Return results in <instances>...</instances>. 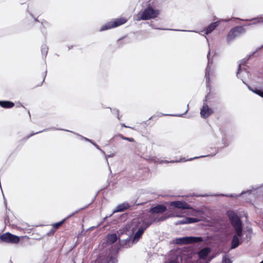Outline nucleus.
<instances>
[{
    "instance_id": "nucleus-1",
    "label": "nucleus",
    "mask_w": 263,
    "mask_h": 263,
    "mask_svg": "<svg viewBox=\"0 0 263 263\" xmlns=\"http://www.w3.org/2000/svg\"><path fill=\"white\" fill-rule=\"evenodd\" d=\"M160 14L159 10L155 9L150 5L142 11L141 17L138 20L146 21L156 18Z\"/></svg>"
},
{
    "instance_id": "nucleus-2",
    "label": "nucleus",
    "mask_w": 263,
    "mask_h": 263,
    "mask_svg": "<svg viewBox=\"0 0 263 263\" xmlns=\"http://www.w3.org/2000/svg\"><path fill=\"white\" fill-rule=\"evenodd\" d=\"M136 222V226L137 228V231L134 236L133 239V243L137 242L139 241L144 231L149 227L150 224L149 223H145L142 218L138 219L137 221Z\"/></svg>"
},
{
    "instance_id": "nucleus-3",
    "label": "nucleus",
    "mask_w": 263,
    "mask_h": 263,
    "mask_svg": "<svg viewBox=\"0 0 263 263\" xmlns=\"http://www.w3.org/2000/svg\"><path fill=\"white\" fill-rule=\"evenodd\" d=\"M202 237L195 236H186L178 238L173 240V243L177 245L189 244L193 243H198L203 241Z\"/></svg>"
},
{
    "instance_id": "nucleus-4",
    "label": "nucleus",
    "mask_w": 263,
    "mask_h": 263,
    "mask_svg": "<svg viewBox=\"0 0 263 263\" xmlns=\"http://www.w3.org/2000/svg\"><path fill=\"white\" fill-rule=\"evenodd\" d=\"M127 20L123 17L116 18L102 25V27L100 28L99 31H104L118 27L125 24Z\"/></svg>"
},
{
    "instance_id": "nucleus-5",
    "label": "nucleus",
    "mask_w": 263,
    "mask_h": 263,
    "mask_svg": "<svg viewBox=\"0 0 263 263\" xmlns=\"http://www.w3.org/2000/svg\"><path fill=\"white\" fill-rule=\"evenodd\" d=\"M245 29L243 27L238 26L235 27L231 29L229 32L227 36V41L228 43L233 41L235 38L239 36L240 35L245 33Z\"/></svg>"
},
{
    "instance_id": "nucleus-6",
    "label": "nucleus",
    "mask_w": 263,
    "mask_h": 263,
    "mask_svg": "<svg viewBox=\"0 0 263 263\" xmlns=\"http://www.w3.org/2000/svg\"><path fill=\"white\" fill-rule=\"evenodd\" d=\"M0 240L7 243L16 244L19 242L20 238L18 236L7 232L0 236Z\"/></svg>"
},
{
    "instance_id": "nucleus-7",
    "label": "nucleus",
    "mask_w": 263,
    "mask_h": 263,
    "mask_svg": "<svg viewBox=\"0 0 263 263\" xmlns=\"http://www.w3.org/2000/svg\"><path fill=\"white\" fill-rule=\"evenodd\" d=\"M227 214L234 228L242 226L241 220L235 212L233 211H229Z\"/></svg>"
},
{
    "instance_id": "nucleus-8",
    "label": "nucleus",
    "mask_w": 263,
    "mask_h": 263,
    "mask_svg": "<svg viewBox=\"0 0 263 263\" xmlns=\"http://www.w3.org/2000/svg\"><path fill=\"white\" fill-rule=\"evenodd\" d=\"M65 130V131H66V132H71V133H72L74 134L77 135L78 136H79L80 138V139H81V140H85V141H86L87 142L89 141V139H88L87 138L84 137L80 135V134L76 133H74V132H73L72 131L69 130H67V129H61V128H56L55 127H51V128H45V129H43L42 130H41V131H39V132H36V133H32L31 134H30L29 136H28L27 139H28L30 137L33 136V135H35L39 133H42V132H47V131H49V130Z\"/></svg>"
},
{
    "instance_id": "nucleus-9",
    "label": "nucleus",
    "mask_w": 263,
    "mask_h": 263,
    "mask_svg": "<svg viewBox=\"0 0 263 263\" xmlns=\"http://www.w3.org/2000/svg\"><path fill=\"white\" fill-rule=\"evenodd\" d=\"M211 149H212V151L213 152L212 153H211V154H208L206 155H202V156H198V157H195L194 158H191L189 159L188 160H185L184 158H181L179 160H176V161L172 160V161H171L170 162H171V163L177 162H177H182V161H192L195 159L203 158V157H213V156H215L218 152V148L214 147V148H211Z\"/></svg>"
},
{
    "instance_id": "nucleus-10",
    "label": "nucleus",
    "mask_w": 263,
    "mask_h": 263,
    "mask_svg": "<svg viewBox=\"0 0 263 263\" xmlns=\"http://www.w3.org/2000/svg\"><path fill=\"white\" fill-rule=\"evenodd\" d=\"M213 110L210 107L208 104L204 102L200 109V115L202 118L206 119L213 114Z\"/></svg>"
},
{
    "instance_id": "nucleus-11",
    "label": "nucleus",
    "mask_w": 263,
    "mask_h": 263,
    "mask_svg": "<svg viewBox=\"0 0 263 263\" xmlns=\"http://www.w3.org/2000/svg\"><path fill=\"white\" fill-rule=\"evenodd\" d=\"M167 217L164 216H152L149 219L147 218H142L145 223H149V226L155 222L162 221L165 220Z\"/></svg>"
},
{
    "instance_id": "nucleus-12",
    "label": "nucleus",
    "mask_w": 263,
    "mask_h": 263,
    "mask_svg": "<svg viewBox=\"0 0 263 263\" xmlns=\"http://www.w3.org/2000/svg\"><path fill=\"white\" fill-rule=\"evenodd\" d=\"M256 190V188L255 189V188L253 187L252 189H249V190H246V191H242L239 194H219V196H226V197H231V198H237V197H240L241 196H242V195H243L245 194H248L249 195H250L252 193H253L254 191H255Z\"/></svg>"
},
{
    "instance_id": "nucleus-13",
    "label": "nucleus",
    "mask_w": 263,
    "mask_h": 263,
    "mask_svg": "<svg viewBox=\"0 0 263 263\" xmlns=\"http://www.w3.org/2000/svg\"><path fill=\"white\" fill-rule=\"evenodd\" d=\"M130 207V204L128 202H123L122 203L118 204L116 208L114 210L112 213L109 215L111 217L114 214L117 212H121L127 209H128Z\"/></svg>"
},
{
    "instance_id": "nucleus-14",
    "label": "nucleus",
    "mask_w": 263,
    "mask_h": 263,
    "mask_svg": "<svg viewBox=\"0 0 263 263\" xmlns=\"http://www.w3.org/2000/svg\"><path fill=\"white\" fill-rule=\"evenodd\" d=\"M171 205H172L174 207L177 208L183 209V210L191 209L190 205H189L187 203H186L185 202H184V201H172L171 203Z\"/></svg>"
},
{
    "instance_id": "nucleus-15",
    "label": "nucleus",
    "mask_w": 263,
    "mask_h": 263,
    "mask_svg": "<svg viewBox=\"0 0 263 263\" xmlns=\"http://www.w3.org/2000/svg\"><path fill=\"white\" fill-rule=\"evenodd\" d=\"M210 54V51H209L208 54L207 55V58L208 59V65L206 66V67L205 73V79L206 80L207 87L210 86V84H209V82H210V75L211 73V66L210 65V60L209 58Z\"/></svg>"
},
{
    "instance_id": "nucleus-16",
    "label": "nucleus",
    "mask_w": 263,
    "mask_h": 263,
    "mask_svg": "<svg viewBox=\"0 0 263 263\" xmlns=\"http://www.w3.org/2000/svg\"><path fill=\"white\" fill-rule=\"evenodd\" d=\"M166 210V208L162 204H158L151 208L149 212L152 214L162 213Z\"/></svg>"
},
{
    "instance_id": "nucleus-17",
    "label": "nucleus",
    "mask_w": 263,
    "mask_h": 263,
    "mask_svg": "<svg viewBox=\"0 0 263 263\" xmlns=\"http://www.w3.org/2000/svg\"><path fill=\"white\" fill-rule=\"evenodd\" d=\"M220 24V21H217L215 22H213L210 24L205 29V34H209L211 33L214 29H215Z\"/></svg>"
},
{
    "instance_id": "nucleus-18",
    "label": "nucleus",
    "mask_w": 263,
    "mask_h": 263,
    "mask_svg": "<svg viewBox=\"0 0 263 263\" xmlns=\"http://www.w3.org/2000/svg\"><path fill=\"white\" fill-rule=\"evenodd\" d=\"M210 249L209 247H206L201 250L198 253L199 258L200 259H205L208 256V254L210 252Z\"/></svg>"
},
{
    "instance_id": "nucleus-19",
    "label": "nucleus",
    "mask_w": 263,
    "mask_h": 263,
    "mask_svg": "<svg viewBox=\"0 0 263 263\" xmlns=\"http://www.w3.org/2000/svg\"><path fill=\"white\" fill-rule=\"evenodd\" d=\"M118 239L117 235L115 234H109L106 236V243L109 245H111L115 242Z\"/></svg>"
},
{
    "instance_id": "nucleus-20",
    "label": "nucleus",
    "mask_w": 263,
    "mask_h": 263,
    "mask_svg": "<svg viewBox=\"0 0 263 263\" xmlns=\"http://www.w3.org/2000/svg\"><path fill=\"white\" fill-rule=\"evenodd\" d=\"M241 244V241L240 240L239 238H238L236 236H233L231 241V249H234L238 247Z\"/></svg>"
},
{
    "instance_id": "nucleus-21",
    "label": "nucleus",
    "mask_w": 263,
    "mask_h": 263,
    "mask_svg": "<svg viewBox=\"0 0 263 263\" xmlns=\"http://www.w3.org/2000/svg\"><path fill=\"white\" fill-rule=\"evenodd\" d=\"M14 106L13 102L9 101H0V106L5 108H10Z\"/></svg>"
},
{
    "instance_id": "nucleus-22",
    "label": "nucleus",
    "mask_w": 263,
    "mask_h": 263,
    "mask_svg": "<svg viewBox=\"0 0 263 263\" xmlns=\"http://www.w3.org/2000/svg\"><path fill=\"white\" fill-rule=\"evenodd\" d=\"M253 188H255V189H256V191H254V192L253 193H252L251 194L249 195V194H245V195H242V196H240V197H242V198H244V200H245V201H246V202H249V201H251V196L252 195H255V194L256 193H257V190L258 189L260 188V187H261V186H256V187H253V186H252L251 189H253Z\"/></svg>"
},
{
    "instance_id": "nucleus-23",
    "label": "nucleus",
    "mask_w": 263,
    "mask_h": 263,
    "mask_svg": "<svg viewBox=\"0 0 263 263\" xmlns=\"http://www.w3.org/2000/svg\"><path fill=\"white\" fill-rule=\"evenodd\" d=\"M230 141L228 138V137L226 135H223L222 137V142L221 143L222 146L221 148H224L227 147L229 145Z\"/></svg>"
},
{
    "instance_id": "nucleus-24",
    "label": "nucleus",
    "mask_w": 263,
    "mask_h": 263,
    "mask_svg": "<svg viewBox=\"0 0 263 263\" xmlns=\"http://www.w3.org/2000/svg\"><path fill=\"white\" fill-rule=\"evenodd\" d=\"M188 111V108L185 110V111L182 114H164L162 113H158L157 116L158 117H161L163 116H174V117H182L183 115L186 114Z\"/></svg>"
},
{
    "instance_id": "nucleus-25",
    "label": "nucleus",
    "mask_w": 263,
    "mask_h": 263,
    "mask_svg": "<svg viewBox=\"0 0 263 263\" xmlns=\"http://www.w3.org/2000/svg\"><path fill=\"white\" fill-rule=\"evenodd\" d=\"M235 234L233 236H236L238 238L242 235V226L235 228Z\"/></svg>"
},
{
    "instance_id": "nucleus-26",
    "label": "nucleus",
    "mask_w": 263,
    "mask_h": 263,
    "mask_svg": "<svg viewBox=\"0 0 263 263\" xmlns=\"http://www.w3.org/2000/svg\"><path fill=\"white\" fill-rule=\"evenodd\" d=\"M48 47L46 44H43L41 46V52L43 58H45L48 53Z\"/></svg>"
},
{
    "instance_id": "nucleus-27",
    "label": "nucleus",
    "mask_w": 263,
    "mask_h": 263,
    "mask_svg": "<svg viewBox=\"0 0 263 263\" xmlns=\"http://www.w3.org/2000/svg\"><path fill=\"white\" fill-rule=\"evenodd\" d=\"M236 19L240 20H241V21H249L256 20V21H257V23H263V15H260L259 16H258V17H257L256 18H253L251 19V20H243V19H240L239 18H236Z\"/></svg>"
},
{
    "instance_id": "nucleus-28",
    "label": "nucleus",
    "mask_w": 263,
    "mask_h": 263,
    "mask_svg": "<svg viewBox=\"0 0 263 263\" xmlns=\"http://www.w3.org/2000/svg\"><path fill=\"white\" fill-rule=\"evenodd\" d=\"M246 61L247 60L246 59H243L242 61H240L239 62L237 71L236 72V76L239 79H241V76H240L241 65L243 64L246 62Z\"/></svg>"
},
{
    "instance_id": "nucleus-29",
    "label": "nucleus",
    "mask_w": 263,
    "mask_h": 263,
    "mask_svg": "<svg viewBox=\"0 0 263 263\" xmlns=\"http://www.w3.org/2000/svg\"><path fill=\"white\" fill-rule=\"evenodd\" d=\"M247 86L250 90H251L255 93H256V94L258 95V96L263 98V90L257 89V88H255V89H253L249 85H247Z\"/></svg>"
},
{
    "instance_id": "nucleus-30",
    "label": "nucleus",
    "mask_w": 263,
    "mask_h": 263,
    "mask_svg": "<svg viewBox=\"0 0 263 263\" xmlns=\"http://www.w3.org/2000/svg\"><path fill=\"white\" fill-rule=\"evenodd\" d=\"M186 220H187V224L198 222L200 221V219L199 218H196L186 217Z\"/></svg>"
},
{
    "instance_id": "nucleus-31",
    "label": "nucleus",
    "mask_w": 263,
    "mask_h": 263,
    "mask_svg": "<svg viewBox=\"0 0 263 263\" xmlns=\"http://www.w3.org/2000/svg\"><path fill=\"white\" fill-rule=\"evenodd\" d=\"M108 259V263H117L118 262V260L117 259L116 257H115V256H110V257H108V256H107L106 257H104L102 259Z\"/></svg>"
},
{
    "instance_id": "nucleus-32",
    "label": "nucleus",
    "mask_w": 263,
    "mask_h": 263,
    "mask_svg": "<svg viewBox=\"0 0 263 263\" xmlns=\"http://www.w3.org/2000/svg\"><path fill=\"white\" fill-rule=\"evenodd\" d=\"M65 221H66V219H64L62 220H61V221H59L58 222H57V223H55L53 224L52 226H53V228L58 229L60 226H61L64 223V222Z\"/></svg>"
},
{
    "instance_id": "nucleus-33",
    "label": "nucleus",
    "mask_w": 263,
    "mask_h": 263,
    "mask_svg": "<svg viewBox=\"0 0 263 263\" xmlns=\"http://www.w3.org/2000/svg\"><path fill=\"white\" fill-rule=\"evenodd\" d=\"M88 206V205H86L83 208H80L77 210H76V211H74V212H73L72 214H70L69 215H68V216H67L65 219H67L69 218H70L71 217H72V216H73L74 215H75L76 214L78 213L79 212H80V211L83 210V209H86L87 207Z\"/></svg>"
},
{
    "instance_id": "nucleus-34",
    "label": "nucleus",
    "mask_w": 263,
    "mask_h": 263,
    "mask_svg": "<svg viewBox=\"0 0 263 263\" xmlns=\"http://www.w3.org/2000/svg\"><path fill=\"white\" fill-rule=\"evenodd\" d=\"M222 263H232V261L229 258L225 255L223 257Z\"/></svg>"
},
{
    "instance_id": "nucleus-35",
    "label": "nucleus",
    "mask_w": 263,
    "mask_h": 263,
    "mask_svg": "<svg viewBox=\"0 0 263 263\" xmlns=\"http://www.w3.org/2000/svg\"><path fill=\"white\" fill-rule=\"evenodd\" d=\"M187 220H186V217L181 220H178L176 222V225L186 224Z\"/></svg>"
},
{
    "instance_id": "nucleus-36",
    "label": "nucleus",
    "mask_w": 263,
    "mask_h": 263,
    "mask_svg": "<svg viewBox=\"0 0 263 263\" xmlns=\"http://www.w3.org/2000/svg\"><path fill=\"white\" fill-rule=\"evenodd\" d=\"M95 263H108V259H98L96 260Z\"/></svg>"
},
{
    "instance_id": "nucleus-37",
    "label": "nucleus",
    "mask_w": 263,
    "mask_h": 263,
    "mask_svg": "<svg viewBox=\"0 0 263 263\" xmlns=\"http://www.w3.org/2000/svg\"><path fill=\"white\" fill-rule=\"evenodd\" d=\"M114 156H115V154H113V153L105 156L106 162V163H107L108 165H109V162H108V161L107 160V158H108L113 157Z\"/></svg>"
},
{
    "instance_id": "nucleus-38",
    "label": "nucleus",
    "mask_w": 263,
    "mask_h": 263,
    "mask_svg": "<svg viewBox=\"0 0 263 263\" xmlns=\"http://www.w3.org/2000/svg\"><path fill=\"white\" fill-rule=\"evenodd\" d=\"M93 145L98 149L103 154L105 155V152L104 151H103L98 145H97L96 143L93 144Z\"/></svg>"
},
{
    "instance_id": "nucleus-39",
    "label": "nucleus",
    "mask_w": 263,
    "mask_h": 263,
    "mask_svg": "<svg viewBox=\"0 0 263 263\" xmlns=\"http://www.w3.org/2000/svg\"><path fill=\"white\" fill-rule=\"evenodd\" d=\"M113 111H116V112H117V118H118V119L119 120H121V117H120V116H119V110H118V109H117L114 108V109H113Z\"/></svg>"
},
{
    "instance_id": "nucleus-40",
    "label": "nucleus",
    "mask_w": 263,
    "mask_h": 263,
    "mask_svg": "<svg viewBox=\"0 0 263 263\" xmlns=\"http://www.w3.org/2000/svg\"><path fill=\"white\" fill-rule=\"evenodd\" d=\"M171 30H175V31H189V32H197L196 31L193 30H178V29H171Z\"/></svg>"
},
{
    "instance_id": "nucleus-41",
    "label": "nucleus",
    "mask_w": 263,
    "mask_h": 263,
    "mask_svg": "<svg viewBox=\"0 0 263 263\" xmlns=\"http://www.w3.org/2000/svg\"><path fill=\"white\" fill-rule=\"evenodd\" d=\"M117 136H119V137L120 138H121L122 139L124 140H126V138H127V137H126L124 136H123V135H122V134H118Z\"/></svg>"
},
{
    "instance_id": "nucleus-42",
    "label": "nucleus",
    "mask_w": 263,
    "mask_h": 263,
    "mask_svg": "<svg viewBox=\"0 0 263 263\" xmlns=\"http://www.w3.org/2000/svg\"><path fill=\"white\" fill-rule=\"evenodd\" d=\"M117 136H119V137L120 138H121L122 139L124 140H126V138H127V137H126L124 136H123V135H122V134H118Z\"/></svg>"
},
{
    "instance_id": "nucleus-43",
    "label": "nucleus",
    "mask_w": 263,
    "mask_h": 263,
    "mask_svg": "<svg viewBox=\"0 0 263 263\" xmlns=\"http://www.w3.org/2000/svg\"><path fill=\"white\" fill-rule=\"evenodd\" d=\"M126 140L128 141L129 142H135V140H134V139L133 138L127 137L126 138Z\"/></svg>"
},
{
    "instance_id": "nucleus-44",
    "label": "nucleus",
    "mask_w": 263,
    "mask_h": 263,
    "mask_svg": "<svg viewBox=\"0 0 263 263\" xmlns=\"http://www.w3.org/2000/svg\"><path fill=\"white\" fill-rule=\"evenodd\" d=\"M251 232H249L247 234H246V237L247 239H250V238L251 237Z\"/></svg>"
},
{
    "instance_id": "nucleus-45",
    "label": "nucleus",
    "mask_w": 263,
    "mask_h": 263,
    "mask_svg": "<svg viewBox=\"0 0 263 263\" xmlns=\"http://www.w3.org/2000/svg\"><path fill=\"white\" fill-rule=\"evenodd\" d=\"M108 217H109V215L108 216H106V217H105L103 218V221H102L100 223H99V224H98L96 227H98V226H100V225L103 223V221H104L105 220H106V219H107Z\"/></svg>"
},
{
    "instance_id": "nucleus-46",
    "label": "nucleus",
    "mask_w": 263,
    "mask_h": 263,
    "mask_svg": "<svg viewBox=\"0 0 263 263\" xmlns=\"http://www.w3.org/2000/svg\"><path fill=\"white\" fill-rule=\"evenodd\" d=\"M121 125L122 126L124 127H126V128H130L133 129V127H130V126H128L126 125H125V124H124V123H121Z\"/></svg>"
},
{
    "instance_id": "nucleus-47",
    "label": "nucleus",
    "mask_w": 263,
    "mask_h": 263,
    "mask_svg": "<svg viewBox=\"0 0 263 263\" xmlns=\"http://www.w3.org/2000/svg\"><path fill=\"white\" fill-rule=\"evenodd\" d=\"M54 233V231L53 230H51L49 232L47 233L48 235L50 234H53Z\"/></svg>"
},
{
    "instance_id": "nucleus-48",
    "label": "nucleus",
    "mask_w": 263,
    "mask_h": 263,
    "mask_svg": "<svg viewBox=\"0 0 263 263\" xmlns=\"http://www.w3.org/2000/svg\"><path fill=\"white\" fill-rule=\"evenodd\" d=\"M170 263H179V262L175 260H172L170 261Z\"/></svg>"
},
{
    "instance_id": "nucleus-49",
    "label": "nucleus",
    "mask_w": 263,
    "mask_h": 263,
    "mask_svg": "<svg viewBox=\"0 0 263 263\" xmlns=\"http://www.w3.org/2000/svg\"><path fill=\"white\" fill-rule=\"evenodd\" d=\"M110 108V109L111 111L113 114H115V115H117V112H116V111H113V109H112L111 108Z\"/></svg>"
},
{
    "instance_id": "nucleus-50",
    "label": "nucleus",
    "mask_w": 263,
    "mask_h": 263,
    "mask_svg": "<svg viewBox=\"0 0 263 263\" xmlns=\"http://www.w3.org/2000/svg\"><path fill=\"white\" fill-rule=\"evenodd\" d=\"M88 142L91 143L92 145H93V144L95 143L92 140H90L89 139V141Z\"/></svg>"
},
{
    "instance_id": "nucleus-51",
    "label": "nucleus",
    "mask_w": 263,
    "mask_h": 263,
    "mask_svg": "<svg viewBox=\"0 0 263 263\" xmlns=\"http://www.w3.org/2000/svg\"><path fill=\"white\" fill-rule=\"evenodd\" d=\"M257 23V21L256 22H253L252 24H249L248 25L250 26V25H255Z\"/></svg>"
},
{
    "instance_id": "nucleus-52",
    "label": "nucleus",
    "mask_w": 263,
    "mask_h": 263,
    "mask_svg": "<svg viewBox=\"0 0 263 263\" xmlns=\"http://www.w3.org/2000/svg\"><path fill=\"white\" fill-rule=\"evenodd\" d=\"M240 79L242 80V82H243L244 84H246V85H247V84H246V83H245V82L242 80V77H241V79Z\"/></svg>"
},
{
    "instance_id": "nucleus-53",
    "label": "nucleus",
    "mask_w": 263,
    "mask_h": 263,
    "mask_svg": "<svg viewBox=\"0 0 263 263\" xmlns=\"http://www.w3.org/2000/svg\"><path fill=\"white\" fill-rule=\"evenodd\" d=\"M158 29H160V30H166V29H162V28H158Z\"/></svg>"
},
{
    "instance_id": "nucleus-54",
    "label": "nucleus",
    "mask_w": 263,
    "mask_h": 263,
    "mask_svg": "<svg viewBox=\"0 0 263 263\" xmlns=\"http://www.w3.org/2000/svg\"><path fill=\"white\" fill-rule=\"evenodd\" d=\"M28 114L29 115V116L30 117V112H29V110H28Z\"/></svg>"
},
{
    "instance_id": "nucleus-55",
    "label": "nucleus",
    "mask_w": 263,
    "mask_h": 263,
    "mask_svg": "<svg viewBox=\"0 0 263 263\" xmlns=\"http://www.w3.org/2000/svg\"><path fill=\"white\" fill-rule=\"evenodd\" d=\"M34 20H35V21H37V20L36 18H34Z\"/></svg>"
},
{
    "instance_id": "nucleus-56",
    "label": "nucleus",
    "mask_w": 263,
    "mask_h": 263,
    "mask_svg": "<svg viewBox=\"0 0 263 263\" xmlns=\"http://www.w3.org/2000/svg\"><path fill=\"white\" fill-rule=\"evenodd\" d=\"M164 162H166V163H168V162H168V161H164Z\"/></svg>"
},
{
    "instance_id": "nucleus-57",
    "label": "nucleus",
    "mask_w": 263,
    "mask_h": 263,
    "mask_svg": "<svg viewBox=\"0 0 263 263\" xmlns=\"http://www.w3.org/2000/svg\"><path fill=\"white\" fill-rule=\"evenodd\" d=\"M259 263H263V260L261 262H260Z\"/></svg>"
},
{
    "instance_id": "nucleus-58",
    "label": "nucleus",
    "mask_w": 263,
    "mask_h": 263,
    "mask_svg": "<svg viewBox=\"0 0 263 263\" xmlns=\"http://www.w3.org/2000/svg\"><path fill=\"white\" fill-rule=\"evenodd\" d=\"M121 39H118V42L120 41Z\"/></svg>"
},
{
    "instance_id": "nucleus-59",
    "label": "nucleus",
    "mask_w": 263,
    "mask_h": 263,
    "mask_svg": "<svg viewBox=\"0 0 263 263\" xmlns=\"http://www.w3.org/2000/svg\"><path fill=\"white\" fill-rule=\"evenodd\" d=\"M72 47H69L68 48L70 49Z\"/></svg>"
},
{
    "instance_id": "nucleus-60",
    "label": "nucleus",
    "mask_w": 263,
    "mask_h": 263,
    "mask_svg": "<svg viewBox=\"0 0 263 263\" xmlns=\"http://www.w3.org/2000/svg\"><path fill=\"white\" fill-rule=\"evenodd\" d=\"M163 161H161V162H160V163H163Z\"/></svg>"
}]
</instances>
